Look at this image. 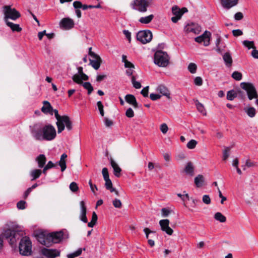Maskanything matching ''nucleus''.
Returning <instances> with one entry per match:
<instances>
[{"instance_id": "nucleus-1", "label": "nucleus", "mask_w": 258, "mask_h": 258, "mask_svg": "<svg viewBox=\"0 0 258 258\" xmlns=\"http://www.w3.org/2000/svg\"><path fill=\"white\" fill-rule=\"evenodd\" d=\"M31 134L32 138L39 141H51L56 136L55 127L51 124H47L42 127L35 124L31 129Z\"/></svg>"}, {"instance_id": "nucleus-2", "label": "nucleus", "mask_w": 258, "mask_h": 258, "mask_svg": "<svg viewBox=\"0 0 258 258\" xmlns=\"http://www.w3.org/2000/svg\"><path fill=\"white\" fill-rule=\"evenodd\" d=\"M65 236L62 230L48 233L42 232L37 234V239L41 244L49 247L52 243H59Z\"/></svg>"}, {"instance_id": "nucleus-3", "label": "nucleus", "mask_w": 258, "mask_h": 258, "mask_svg": "<svg viewBox=\"0 0 258 258\" xmlns=\"http://www.w3.org/2000/svg\"><path fill=\"white\" fill-rule=\"evenodd\" d=\"M170 57L166 52L157 50L154 55V62L159 67H166L169 63Z\"/></svg>"}, {"instance_id": "nucleus-4", "label": "nucleus", "mask_w": 258, "mask_h": 258, "mask_svg": "<svg viewBox=\"0 0 258 258\" xmlns=\"http://www.w3.org/2000/svg\"><path fill=\"white\" fill-rule=\"evenodd\" d=\"M20 253L23 255H30L32 252V243L28 237L21 238L19 245Z\"/></svg>"}, {"instance_id": "nucleus-5", "label": "nucleus", "mask_w": 258, "mask_h": 258, "mask_svg": "<svg viewBox=\"0 0 258 258\" xmlns=\"http://www.w3.org/2000/svg\"><path fill=\"white\" fill-rule=\"evenodd\" d=\"M23 234L24 232L22 231L11 229L6 230L4 233L6 238L11 245H16L17 241L23 237Z\"/></svg>"}, {"instance_id": "nucleus-6", "label": "nucleus", "mask_w": 258, "mask_h": 258, "mask_svg": "<svg viewBox=\"0 0 258 258\" xmlns=\"http://www.w3.org/2000/svg\"><path fill=\"white\" fill-rule=\"evenodd\" d=\"M152 1V0H134L131 4L132 8L139 12L145 13Z\"/></svg>"}, {"instance_id": "nucleus-7", "label": "nucleus", "mask_w": 258, "mask_h": 258, "mask_svg": "<svg viewBox=\"0 0 258 258\" xmlns=\"http://www.w3.org/2000/svg\"><path fill=\"white\" fill-rule=\"evenodd\" d=\"M240 86L246 91L248 98L250 100L257 97L258 95L256 89L252 83L249 82H242L240 83Z\"/></svg>"}, {"instance_id": "nucleus-8", "label": "nucleus", "mask_w": 258, "mask_h": 258, "mask_svg": "<svg viewBox=\"0 0 258 258\" xmlns=\"http://www.w3.org/2000/svg\"><path fill=\"white\" fill-rule=\"evenodd\" d=\"M4 13L5 15L4 21H9L10 19L12 20H16L20 17V13L14 8H12L10 6H5L4 7Z\"/></svg>"}, {"instance_id": "nucleus-9", "label": "nucleus", "mask_w": 258, "mask_h": 258, "mask_svg": "<svg viewBox=\"0 0 258 258\" xmlns=\"http://www.w3.org/2000/svg\"><path fill=\"white\" fill-rule=\"evenodd\" d=\"M152 32L148 30L140 31L136 35L137 39L143 44L149 42L152 40Z\"/></svg>"}, {"instance_id": "nucleus-10", "label": "nucleus", "mask_w": 258, "mask_h": 258, "mask_svg": "<svg viewBox=\"0 0 258 258\" xmlns=\"http://www.w3.org/2000/svg\"><path fill=\"white\" fill-rule=\"evenodd\" d=\"M58 133H61L65 128V126L68 131L72 129V122L70 118L66 115H63L59 123L56 124Z\"/></svg>"}, {"instance_id": "nucleus-11", "label": "nucleus", "mask_w": 258, "mask_h": 258, "mask_svg": "<svg viewBox=\"0 0 258 258\" xmlns=\"http://www.w3.org/2000/svg\"><path fill=\"white\" fill-rule=\"evenodd\" d=\"M184 31L186 33L198 34L201 31V27L197 23L189 22L184 26Z\"/></svg>"}, {"instance_id": "nucleus-12", "label": "nucleus", "mask_w": 258, "mask_h": 258, "mask_svg": "<svg viewBox=\"0 0 258 258\" xmlns=\"http://www.w3.org/2000/svg\"><path fill=\"white\" fill-rule=\"evenodd\" d=\"M41 253L47 258H55L59 256L60 251L56 249L43 248L41 249Z\"/></svg>"}, {"instance_id": "nucleus-13", "label": "nucleus", "mask_w": 258, "mask_h": 258, "mask_svg": "<svg viewBox=\"0 0 258 258\" xmlns=\"http://www.w3.org/2000/svg\"><path fill=\"white\" fill-rule=\"evenodd\" d=\"M159 224L161 230L165 232L167 234L171 235L173 233V230L169 226V221L168 219H163L159 221Z\"/></svg>"}, {"instance_id": "nucleus-14", "label": "nucleus", "mask_w": 258, "mask_h": 258, "mask_svg": "<svg viewBox=\"0 0 258 258\" xmlns=\"http://www.w3.org/2000/svg\"><path fill=\"white\" fill-rule=\"evenodd\" d=\"M60 26L65 30L71 29L74 26V21L69 18H63L60 22Z\"/></svg>"}, {"instance_id": "nucleus-15", "label": "nucleus", "mask_w": 258, "mask_h": 258, "mask_svg": "<svg viewBox=\"0 0 258 258\" xmlns=\"http://www.w3.org/2000/svg\"><path fill=\"white\" fill-rule=\"evenodd\" d=\"M87 208L85 206V203L84 201H82L80 202V213L79 216L80 220L84 223H87L88 219L86 217Z\"/></svg>"}, {"instance_id": "nucleus-16", "label": "nucleus", "mask_w": 258, "mask_h": 258, "mask_svg": "<svg viewBox=\"0 0 258 258\" xmlns=\"http://www.w3.org/2000/svg\"><path fill=\"white\" fill-rule=\"evenodd\" d=\"M238 0H221L222 7L226 9H230L238 4Z\"/></svg>"}, {"instance_id": "nucleus-17", "label": "nucleus", "mask_w": 258, "mask_h": 258, "mask_svg": "<svg viewBox=\"0 0 258 258\" xmlns=\"http://www.w3.org/2000/svg\"><path fill=\"white\" fill-rule=\"evenodd\" d=\"M72 79L75 83L81 85L83 83L82 81L83 80H88L89 77L86 74H83V75H81V74H76L73 76Z\"/></svg>"}, {"instance_id": "nucleus-18", "label": "nucleus", "mask_w": 258, "mask_h": 258, "mask_svg": "<svg viewBox=\"0 0 258 258\" xmlns=\"http://www.w3.org/2000/svg\"><path fill=\"white\" fill-rule=\"evenodd\" d=\"M90 64L92 67L95 69L98 70L100 66L101 58L98 55H96V57H91L89 58Z\"/></svg>"}, {"instance_id": "nucleus-19", "label": "nucleus", "mask_w": 258, "mask_h": 258, "mask_svg": "<svg viewBox=\"0 0 258 258\" xmlns=\"http://www.w3.org/2000/svg\"><path fill=\"white\" fill-rule=\"evenodd\" d=\"M52 110L53 109L50 103L47 101H43V106L41 108V111L44 113L53 115Z\"/></svg>"}, {"instance_id": "nucleus-20", "label": "nucleus", "mask_w": 258, "mask_h": 258, "mask_svg": "<svg viewBox=\"0 0 258 258\" xmlns=\"http://www.w3.org/2000/svg\"><path fill=\"white\" fill-rule=\"evenodd\" d=\"M157 91L162 94V95L170 98V93L167 88L163 85H159L156 88Z\"/></svg>"}, {"instance_id": "nucleus-21", "label": "nucleus", "mask_w": 258, "mask_h": 258, "mask_svg": "<svg viewBox=\"0 0 258 258\" xmlns=\"http://www.w3.org/2000/svg\"><path fill=\"white\" fill-rule=\"evenodd\" d=\"M110 164L113 169V173L114 175L119 177L120 176V172L121 171V168L119 167L117 164L112 159L110 160Z\"/></svg>"}, {"instance_id": "nucleus-22", "label": "nucleus", "mask_w": 258, "mask_h": 258, "mask_svg": "<svg viewBox=\"0 0 258 258\" xmlns=\"http://www.w3.org/2000/svg\"><path fill=\"white\" fill-rule=\"evenodd\" d=\"M42 174V170L39 169H34L30 171V176L31 177V180L33 181L38 178Z\"/></svg>"}, {"instance_id": "nucleus-23", "label": "nucleus", "mask_w": 258, "mask_h": 258, "mask_svg": "<svg viewBox=\"0 0 258 258\" xmlns=\"http://www.w3.org/2000/svg\"><path fill=\"white\" fill-rule=\"evenodd\" d=\"M36 161L37 162L38 166L39 168L43 167L46 161L45 156L44 154L39 155L36 157Z\"/></svg>"}, {"instance_id": "nucleus-24", "label": "nucleus", "mask_w": 258, "mask_h": 258, "mask_svg": "<svg viewBox=\"0 0 258 258\" xmlns=\"http://www.w3.org/2000/svg\"><path fill=\"white\" fill-rule=\"evenodd\" d=\"M243 110L251 118L254 117L256 114V110L253 107H245L243 108Z\"/></svg>"}, {"instance_id": "nucleus-25", "label": "nucleus", "mask_w": 258, "mask_h": 258, "mask_svg": "<svg viewBox=\"0 0 258 258\" xmlns=\"http://www.w3.org/2000/svg\"><path fill=\"white\" fill-rule=\"evenodd\" d=\"M223 59L227 67L231 66L232 63V57L229 52H226L223 55Z\"/></svg>"}, {"instance_id": "nucleus-26", "label": "nucleus", "mask_w": 258, "mask_h": 258, "mask_svg": "<svg viewBox=\"0 0 258 258\" xmlns=\"http://www.w3.org/2000/svg\"><path fill=\"white\" fill-rule=\"evenodd\" d=\"M6 24L9 26L13 31L20 32L22 30V28L20 27V25L17 24H14L9 21H6Z\"/></svg>"}, {"instance_id": "nucleus-27", "label": "nucleus", "mask_w": 258, "mask_h": 258, "mask_svg": "<svg viewBox=\"0 0 258 258\" xmlns=\"http://www.w3.org/2000/svg\"><path fill=\"white\" fill-rule=\"evenodd\" d=\"M184 172L187 175L190 176H193L194 173V168L191 162H188L184 168Z\"/></svg>"}, {"instance_id": "nucleus-28", "label": "nucleus", "mask_w": 258, "mask_h": 258, "mask_svg": "<svg viewBox=\"0 0 258 258\" xmlns=\"http://www.w3.org/2000/svg\"><path fill=\"white\" fill-rule=\"evenodd\" d=\"M154 17V15L153 14H151L148 16L141 17L139 20V21L142 24H148L152 21Z\"/></svg>"}, {"instance_id": "nucleus-29", "label": "nucleus", "mask_w": 258, "mask_h": 258, "mask_svg": "<svg viewBox=\"0 0 258 258\" xmlns=\"http://www.w3.org/2000/svg\"><path fill=\"white\" fill-rule=\"evenodd\" d=\"M204 182V178L202 175L199 174L195 178V183L197 187H201Z\"/></svg>"}, {"instance_id": "nucleus-30", "label": "nucleus", "mask_w": 258, "mask_h": 258, "mask_svg": "<svg viewBox=\"0 0 258 258\" xmlns=\"http://www.w3.org/2000/svg\"><path fill=\"white\" fill-rule=\"evenodd\" d=\"M211 33L209 31H206L201 36L204 38L206 40L205 41V46H207L210 44V38L211 36Z\"/></svg>"}, {"instance_id": "nucleus-31", "label": "nucleus", "mask_w": 258, "mask_h": 258, "mask_svg": "<svg viewBox=\"0 0 258 258\" xmlns=\"http://www.w3.org/2000/svg\"><path fill=\"white\" fill-rule=\"evenodd\" d=\"M214 218L216 220L221 223H224L226 220L225 216L222 215L220 212L216 213L214 215Z\"/></svg>"}, {"instance_id": "nucleus-32", "label": "nucleus", "mask_w": 258, "mask_h": 258, "mask_svg": "<svg viewBox=\"0 0 258 258\" xmlns=\"http://www.w3.org/2000/svg\"><path fill=\"white\" fill-rule=\"evenodd\" d=\"M237 96V93L234 90H231L227 93V99L232 101Z\"/></svg>"}, {"instance_id": "nucleus-33", "label": "nucleus", "mask_w": 258, "mask_h": 258, "mask_svg": "<svg viewBox=\"0 0 258 258\" xmlns=\"http://www.w3.org/2000/svg\"><path fill=\"white\" fill-rule=\"evenodd\" d=\"M172 12L175 16L181 17H182L181 10L177 6H174L172 8Z\"/></svg>"}, {"instance_id": "nucleus-34", "label": "nucleus", "mask_w": 258, "mask_h": 258, "mask_svg": "<svg viewBox=\"0 0 258 258\" xmlns=\"http://www.w3.org/2000/svg\"><path fill=\"white\" fill-rule=\"evenodd\" d=\"M81 85L85 89L88 91V94L89 95H90L92 92L93 88L90 82H83Z\"/></svg>"}, {"instance_id": "nucleus-35", "label": "nucleus", "mask_w": 258, "mask_h": 258, "mask_svg": "<svg viewBox=\"0 0 258 258\" xmlns=\"http://www.w3.org/2000/svg\"><path fill=\"white\" fill-rule=\"evenodd\" d=\"M82 252V249L81 248H78L76 251L67 254L68 258H74L78 256L81 254Z\"/></svg>"}, {"instance_id": "nucleus-36", "label": "nucleus", "mask_w": 258, "mask_h": 258, "mask_svg": "<svg viewBox=\"0 0 258 258\" xmlns=\"http://www.w3.org/2000/svg\"><path fill=\"white\" fill-rule=\"evenodd\" d=\"M97 220V216L95 212H93L92 220L91 222L88 223V226L89 227H93L96 224Z\"/></svg>"}, {"instance_id": "nucleus-37", "label": "nucleus", "mask_w": 258, "mask_h": 258, "mask_svg": "<svg viewBox=\"0 0 258 258\" xmlns=\"http://www.w3.org/2000/svg\"><path fill=\"white\" fill-rule=\"evenodd\" d=\"M125 100L126 102L132 105L135 101L136 99L135 97L132 94H127L125 96Z\"/></svg>"}, {"instance_id": "nucleus-38", "label": "nucleus", "mask_w": 258, "mask_h": 258, "mask_svg": "<svg viewBox=\"0 0 258 258\" xmlns=\"http://www.w3.org/2000/svg\"><path fill=\"white\" fill-rule=\"evenodd\" d=\"M196 105L197 109L199 112L203 114H206V111L204 105L199 102L198 100L196 101Z\"/></svg>"}, {"instance_id": "nucleus-39", "label": "nucleus", "mask_w": 258, "mask_h": 258, "mask_svg": "<svg viewBox=\"0 0 258 258\" xmlns=\"http://www.w3.org/2000/svg\"><path fill=\"white\" fill-rule=\"evenodd\" d=\"M231 77L236 81H240L242 78V75L240 72L234 71L232 74Z\"/></svg>"}, {"instance_id": "nucleus-40", "label": "nucleus", "mask_w": 258, "mask_h": 258, "mask_svg": "<svg viewBox=\"0 0 258 258\" xmlns=\"http://www.w3.org/2000/svg\"><path fill=\"white\" fill-rule=\"evenodd\" d=\"M243 44L246 47L248 48V49L250 48H255V46L254 45V42L253 41H248V40H244L242 42Z\"/></svg>"}, {"instance_id": "nucleus-41", "label": "nucleus", "mask_w": 258, "mask_h": 258, "mask_svg": "<svg viewBox=\"0 0 258 258\" xmlns=\"http://www.w3.org/2000/svg\"><path fill=\"white\" fill-rule=\"evenodd\" d=\"M188 70L191 74H195L197 69V65L192 62L190 63L188 66Z\"/></svg>"}, {"instance_id": "nucleus-42", "label": "nucleus", "mask_w": 258, "mask_h": 258, "mask_svg": "<svg viewBox=\"0 0 258 258\" xmlns=\"http://www.w3.org/2000/svg\"><path fill=\"white\" fill-rule=\"evenodd\" d=\"M105 186L106 189L109 190L111 192L115 191V188L112 187V183L110 179L105 181Z\"/></svg>"}, {"instance_id": "nucleus-43", "label": "nucleus", "mask_w": 258, "mask_h": 258, "mask_svg": "<svg viewBox=\"0 0 258 258\" xmlns=\"http://www.w3.org/2000/svg\"><path fill=\"white\" fill-rule=\"evenodd\" d=\"M197 144L198 142L196 140H191L187 143L186 146L189 149H193L196 147Z\"/></svg>"}, {"instance_id": "nucleus-44", "label": "nucleus", "mask_w": 258, "mask_h": 258, "mask_svg": "<svg viewBox=\"0 0 258 258\" xmlns=\"http://www.w3.org/2000/svg\"><path fill=\"white\" fill-rule=\"evenodd\" d=\"M131 80L134 87H135L136 89H140L141 88L142 86L141 83L139 82L136 81V78L134 76L132 77Z\"/></svg>"}, {"instance_id": "nucleus-45", "label": "nucleus", "mask_w": 258, "mask_h": 258, "mask_svg": "<svg viewBox=\"0 0 258 258\" xmlns=\"http://www.w3.org/2000/svg\"><path fill=\"white\" fill-rule=\"evenodd\" d=\"M97 105L98 108V110L99 111L100 114L102 116H103L104 115V112L103 110V105L101 101H99L97 102Z\"/></svg>"}, {"instance_id": "nucleus-46", "label": "nucleus", "mask_w": 258, "mask_h": 258, "mask_svg": "<svg viewBox=\"0 0 258 258\" xmlns=\"http://www.w3.org/2000/svg\"><path fill=\"white\" fill-rule=\"evenodd\" d=\"M26 202L24 201L21 200L18 202L17 204V207L20 210H24L26 208Z\"/></svg>"}, {"instance_id": "nucleus-47", "label": "nucleus", "mask_w": 258, "mask_h": 258, "mask_svg": "<svg viewBox=\"0 0 258 258\" xmlns=\"http://www.w3.org/2000/svg\"><path fill=\"white\" fill-rule=\"evenodd\" d=\"M58 163L59 166L61 168V172H63L67 168L66 160L60 159V160L58 162Z\"/></svg>"}, {"instance_id": "nucleus-48", "label": "nucleus", "mask_w": 258, "mask_h": 258, "mask_svg": "<svg viewBox=\"0 0 258 258\" xmlns=\"http://www.w3.org/2000/svg\"><path fill=\"white\" fill-rule=\"evenodd\" d=\"M230 148L226 147L223 152V160H226L229 156Z\"/></svg>"}, {"instance_id": "nucleus-49", "label": "nucleus", "mask_w": 258, "mask_h": 258, "mask_svg": "<svg viewBox=\"0 0 258 258\" xmlns=\"http://www.w3.org/2000/svg\"><path fill=\"white\" fill-rule=\"evenodd\" d=\"M52 113L53 114L54 113V115H55V117L56 118V119H57V122H56V124L57 123H59V121H60V120L62 119V118L63 117V116H60L59 114H58V110H56V109H53V110H52Z\"/></svg>"}, {"instance_id": "nucleus-50", "label": "nucleus", "mask_w": 258, "mask_h": 258, "mask_svg": "<svg viewBox=\"0 0 258 258\" xmlns=\"http://www.w3.org/2000/svg\"><path fill=\"white\" fill-rule=\"evenodd\" d=\"M144 232H145L146 234V238H149V234H153L154 235H155L156 232L154 231H152L150 229H149L148 228H145L143 230Z\"/></svg>"}, {"instance_id": "nucleus-51", "label": "nucleus", "mask_w": 258, "mask_h": 258, "mask_svg": "<svg viewBox=\"0 0 258 258\" xmlns=\"http://www.w3.org/2000/svg\"><path fill=\"white\" fill-rule=\"evenodd\" d=\"M70 189L73 191V192H76L78 190V186L77 184L75 182H72L70 184Z\"/></svg>"}, {"instance_id": "nucleus-52", "label": "nucleus", "mask_w": 258, "mask_h": 258, "mask_svg": "<svg viewBox=\"0 0 258 258\" xmlns=\"http://www.w3.org/2000/svg\"><path fill=\"white\" fill-rule=\"evenodd\" d=\"M125 115L129 118H132L134 116V112L132 108H128L125 112Z\"/></svg>"}, {"instance_id": "nucleus-53", "label": "nucleus", "mask_w": 258, "mask_h": 258, "mask_svg": "<svg viewBox=\"0 0 258 258\" xmlns=\"http://www.w3.org/2000/svg\"><path fill=\"white\" fill-rule=\"evenodd\" d=\"M113 205L115 208H120L121 207V202L119 200L115 199L113 201Z\"/></svg>"}, {"instance_id": "nucleus-54", "label": "nucleus", "mask_w": 258, "mask_h": 258, "mask_svg": "<svg viewBox=\"0 0 258 258\" xmlns=\"http://www.w3.org/2000/svg\"><path fill=\"white\" fill-rule=\"evenodd\" d=\"M161 96L159 94L151 93L150 95V99L153 101L157 100L161 98Z\"/></svg>"}, {"instance_id": "nucleus-55", "label": "nucleus", "mask_w": 258, "mask_h": 258, "mask_svg": "<svg viewBox=\"0 0 258 258\" xmlns=\"http://www.w3.org/2000/svg\"><path fill=\"white\" fill-rule=\"evenodd\" d=\"M168 129V126L165 123H162L160 126V130L162 132V133L164 134H166L167 132Z\"/></svg>"}, {"instance_id": "nucleus-56", "label": "nucleus", "mask_w": 258, "mask_h": 258, "mask_svg": "<svg viewBox=\"0 0 258 258\" xmlns=\"http://www.w3.org/2000/svg\"><path fill=\"white\" fill-rule=\"evenodd\" d=\"M195 84L197 86H201L203 84V80L200 77H197L194 80Z\"/></svg>"}, {"instance_id": "nucleus-57", "label": "nucleus", "mask_w": 258, "mask_h": 258, "mask_svg": "<svg viewBox=\"0 0 258 258\" xmlns=\"http://www.w3.org/2000/svg\"><path fill=\"white\" fill-rule=\"evenodd\" d=\"M203 202L206 204H210L211 203V199L208 195H204L203 197Z\"/></svg>"}, {"instance_id": "nucleus-58", "label": "nucleus", "mask_w": 258, "mask_h": 258, "mask_svg": "<svg viewBox=\"0 0 258 258\" xmlns=\"http://www.w3.org/2000/svg\"><path fill=\"white\" fill-rule=\"evenodd\" d=\"M82 4L80 1H75L73 3V7L76 10H79V9L82 8Z\"/></svg>"}, {"instance_id": "nucleus-59", "label": "nucleus", "mask_w": 258, "mask_h": 258, "mask_svg": "<svg viewBox=\"0 0 258 258\" xmlns=\"http://www.w3.org/2000/svg\"><path fill=\"white\" fill-rule=\"evenodd\" d=\"M123 33L125 36L126 38L127 39L129 42L131 41V32L127 30H123Z\"/></svg>"}, {"instance_id": "nucleus-60", "label": "nucleus", "mask_w": 258, "mask_h": 258, "mask_svg": "<svg viewBox=\"0 0 258 258\" xmlns=\"http://www.w3.org/2000/svg\"><path fill=\"white\" fill-rule=\"evenodd\" d=\"M243 17V15L241 12H237L234 15V19L236 21L241 20Z\"/></svg>"}, {"instance_id": "nucleus-61", "label": "nucleus", "mask_w": 258, "mask_h": 258, "mask_svg": "<svg viewBox=\"0 0 258 258\" xmlns=\"http://www.w3.org/2000/svg\"><path fill=\"white\" fill-rule=\"evenodd\" d=\"M232 34L233 36L237 37L242 35V31L240 29L233 30L232 31Z\"/></svg>"}, {"instance_id": "nucleus-62", "label": "nucleus", "mask_w": 258, "mask_h": 258, "mask_svg": "<svg viewBox=\"0 0 258 258\" xmlns=\"http://www.w3.org/2000/svg\"><path fill=\"white\" fill-rule=\"evenodd\" d=\"M148 91H149V87H146L144 88L141 92V93L143 95L144 97H148Z\"/></svg>"}, {"instance_id": "nucleus-63", "label": "nucleus", "mask_w": 258, "mask_h": 258, "mask_svg": "<svg viewBox=\"0 0 258 258\" xmlns=\"http://www.w3.org/2000/svg\"><path fill=\"white\" fill-rule=\"evenodd\" d=\"M104 122L105 126L107 127H110L113 124L112 121L107 117H104Z\"/></svg>"}, {"instance_id": "nucleus-64", "label": "nucleus", "mask_w": 258, "mask_h": 258, "mask_svg": "<svg viewBox=\"0 0 258 258\" xmlns=\"http://www.w3.org/2000/svg\"><path fill=\"white\" fill-rule=\"evenodd\" d=\"M251 55L253 58L258 59V50H256L255 48H254L251 51Z\"/></svg>"}]
</instances>
